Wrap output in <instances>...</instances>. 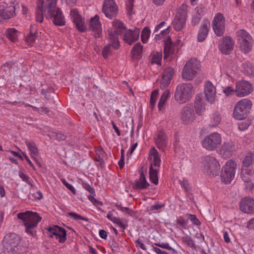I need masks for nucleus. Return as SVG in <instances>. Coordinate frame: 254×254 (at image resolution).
Here are the masks:
<instances>
[{
  "label": "nucleus",
  "instance_id": "nucleus-43",
  "mask_svg": "<svg viewBox=\"0 0 254 254\" xmlns=\"http://www.w3.org/2000/svg\"><path fill=\"white\" fill-rule=\"evenodd\" d=\"M151 154L153 155V163L152 166L159 167L160 166V158L158 155V152L157 150L153 147L151 150Z\"/></svg>",
  "mask_w": 254,
  "mask_h": 254
},
{
  "label": "nucleus",
  "instance_id": "nucleus-42",
  "mask_svg": "<svg viewBox=\"0 0 254 254\" xmlns=\"http://www.w3.org/2000/svg\"><path fill=\"white\" fill-rule=\"evenodd\" d=\"M221 121V115L218 112H215L212 116V120L211 121V124L209 126L212 127L217 126L219 124Z\"/></svg>",
  "mask_w": 254,
  "mask_h": 254
},
{
  "label": "nucleus",
  "instance_id": "nucleus-50",
  "mask_svg": "<svg viewBox=\"0 0 254 254\" xmlns=\"http://www.w3.org/2000/svg\"><path fill=\"white\" fill-rule=\"evenodd\" d=\"M53 91L54 89L52 87H50L47 89H42L41 90V93L45 95V97L47 100H49L51 98V96L49 95V93H53Z\"/></svg>",
  "mask_w": 254,
  "mask_h": 254
},
{
  "label": "nucleus",
  "instance_id": "nucleus-61",
  "mask_svg": "<svg viewBox=\"0 0 254 254\" xmlns=\"http://www.w3.org/2000/svg\"><path fill=\"white\" fill-rule=\"evenodd\" d=\"M88 199L92 202L94 205H101L102 202L99 200H97L94 197L91 195H88Z\"/></svg>",
  "mask_w": 254,
  "mask_h": 254
},
{
  "label": "nucleus",
  "instance_id": "nucleus-35",
  "mask_svg": "<svg viewBox=\"0 0 254 254\" xmlns=\"http://www.w3.org/2000/svg\"><path fill=\"white\" fill-rule=\"evenodd\" d=\"M254 174V170H251L247 168H242L241 170V178L245 183L251 179V175Z\"/></svg>",
  "mask_w": 254,
  "mask_h": 254
},
{
  "label": "nucleus",
  "instance_id": "nucleus-29",
  "mask_svg": "<svg viewBox=\"0 0 254 254\" xmlns=\"http://www.w3.org/2000/svg\"><path fill=\"white\" fill-rule=\"evenodd\" d=\"M150 184L147 182L145 176L142 171L140 174L139 179L136 180L133 185L134 189L143 190L147 188Z\"/></svg>",
  "mask_w": 254,
  "mask_h": 254
},
{
  "label": "nucleus",
  "instance_id": "nucleus-12",
  "mask_svg": "<svg viewBox=\"0 0 254 254\" xmlns=\"http://www.w3.org/2000/svg\"><path fill=\"white\" fill-rule=\"evenodd\" d=\"M47 233L50 238H53L54 236L56 239H59V242L61 243H64L66 240V230L58 225H54L53 227H49L47 229Z\"/></svg>",
  "mask_w": 254,
  "mask_h": 254
},
{
  "label": "nucleus",
  "instance_id": "nucleus-51",
  "mask_svg": "<svg viewBox=\"0 0 254 254\" xmlns=\"http://www.w3.org/2000/svg\"><path fill=\"white\" fill-rule=\"evenodd\" d=\"M187 215L188 216V218L194 225L196 226H200L201 225V222L197 218L195 215L189 214Z\"/></svg>",
  "mask_w": 254,
  "mask_h": 254
},
{
  "label": "nucleus",
  "instance_id": "nucleus-55",
  "mask_svg": "<svg viewBox=\"0 0 254 254\" xmlns=\"http://www.w3.org/2000/svg\"><path fill=\"white\" fill-rule=\"evenodd\" d=\"M179 182L181 186L185 189L186 191H189L190 190L188 181L186 179L183 178V180H179Z\"/></svg>",
  "mask_w": 254,
  "mask_h": 254
},
{
  "label": "nucleus",
  "instance_id": "nucleus-8",
  "mask_svg": "<svg viewBox=\"0 0 254 254\" xmlns=\"http://www.w3.org/2000/svg\"><path fill=\"white\" fill-rule=\"evenodd\" d=\"M236 166L235 162L230 160L222 167L220 176L223 182L229 184L232 181L235 176Z\"/></svg>",
  "mask_w": 254,
  "mask_h": 254
},
{
  "label": "nucleus",
  "instance_id": "nucleus-19",
  "mask_svg": "<svg viewBox=\"0 0 254 254\" xmlns=\"http://www.w3.org/2000/svg\"><path fill=\"white\" fill-rule=\"evenodd\" d=\"M70 15L76 28L81 32L85 31L86 26L77 10L76 9H71L70 10Z\"/></svg>",
  "mask_w": 254,
  "mask_h": 254
},
{
  "label": "nucleus",
  "instance_id": "nucleus-52",
  "mask_svg": "<svg viewBox=\"0 0 254 254\" xmlns=\"http://www.w3.org/2000/svg\"><path fill=\"white\" fill-rule=\"evenodd\" d=\"M68 215L73 217L75 220L80 219L83 221H88V219L87 218L82 216L75 212H69L68 213Z\"/></svg>",
  "mask_w": 254,
  "mask_h": 254
},
{
  "label": "nucleus",
  "instance_id": "nucleus-62",
  "mask_svg": "<svg viewBox=\"0 0 254 254\" xmlns=\"http://www.w3.org/2000/svg\"><path fill=\"white\" fill-rule=\"evenodd\" d=\"M246 189L249 190H251L254 188V184L252 181V179H250L247 182H245Z\"/></svg>",
  "mask_w": 254,
  "mask_h": 254
},
{
  "label": "nucleus",
  "instance_id": "nucleus-22",
  "mask_svg": "<svg viewBox=\"0 0 254 254\" xmlns=\"http://www.w3.org/2000/svg\"><path fill=\"white\" fill-rule=\"evenodd\" d=\"M89 29L94 33L95 38H99L101 36V24L99 21V16L98 15L90 18Z\"/></svg>",
  "mask_w": 254,
  "mask_h": 254
},
{
  "label": "nucleus",
  "instance_id": "nucleus-39",
  "mask_svg": "<svg viewBox=\"0 0 254 254\" xmlns=\"http://www.w3.org/2000/svg\"><path fill=\"white\" fill-rule=\"evenodd\" d=\"M169 95L170 91L168 89L166 90L162 94L158 104V108L160 111L162 110Z\"/></svg>",
  "mask_w": 254,
  "mask_h": 254
},
{
  "label": "nucleus",
  "instance_id": "nucleus-2",
  "mask_svg": "<svg viewBox=\"0 0 254 254\" xmlns=\"http://www.w3.org/2000/svg\"><path fill=\"white\" fill-rule=\"evenodd\" d=\"M57 0H46L45 2V16L47 18H52L54 24L57 26H64L65 24L64 16L61 9L57 6Z\"/></svg>",
  "mask_w": 254,
  "mask_h": 254
},
{
  "label": "nucleus",
  "instance_id": "nucleus-10",
  "mask_svg": "<svg viewBox=\"0 0 254 254\" xmlns=\"http://www.w3.org/2000/svg\"><path fill=\"white\" fill-rule=\"evenodd\" d=\"M202 146L208 150H213L221 143V135L214 132L206 136L202 141Z\"/></svg>",
  "mask_w": 254,
  "mask_h": 254
},
{
  "label": "nucleus",
  "instance_id": "nucleus-58",
  "mask_svg": "<svg viewBox=\"0 0 254 254\" xmlns=\"http://www.w3.org/2000/svg\"><path fill=\"white\" fill-rule=\"evenodd\" d=\"M36 38V32H32V30H31V32L30 34L27 38V41L28 42L33 43L35 42Z\"/></svg>",
  "mask_w": 254,
  "mask_h": 254
},
{
  "label": "nucleus",
  "instance_id": "nucleus-13",
  "mask_svg": "<svg viewBox=\"0 0 254 254\" xmlns=\"http://www.w3.org/2000/svg\"><path fill=\"white\" fill-rule=\"evenodd\" d=\"M181 119L185 124H190L195 119L193 107L191 104L185 106L181 112Z\"/></svg>",
  "mask_w": 254,
  "mask_h": 254
},
{
  "label": "nucleus",
  "instance_id": "nucleus-26",
  "mask_svg": "<svg viewBox=\"0 0 254 254\" xmlns=\"http://www.w3.org/2000/svg\"><path fill=\"white\" fill-rule=\"evenodd\" d=\"M194 108L195 109L196 113L199 116L202 115L205 111V104L203 101L202 94H198L196 96Z\"/></svg>",
  "mask_w": 254,
  "mask_h": 254
},
{
  "label": "nucleus",
  "instance_id": "nucleus-45",
  "mask_svg": "<svg viewBox=\"0 0 254 254\" xmlns=\"http://www.w3.org/2000/svg\"><path fill=\"white\" fill-rule=\"evenodd\" d=\"M182 240L183 242L187 244L188 246L190 247L193 249H196V247L194 244V241L190 237L188 236L183 237Z\"/></svg>",
  "mask_w": 254,
  "mask_h": 254
},
{
  "label": "nucleus",
  "instance_id": "nucleus-6",
  "mask_svg": "<svg viewBox=\"0 0 254 254\" xmlns=\"http://www.w3.org/2000/svg\"><path fill=\"white\" fill-rule=\"evenodd\" d=\"M16 5L14 2L6 3L4 1L0 2V21L7 22L13 17L15 14Z\"/></svg>",
  "mask_w": 254,
  "mask_h": 254
},
{
  "label": "nucleus",
  "instance_id": "nucleus-44",
  "mask_svg": "<svg viewBox=\"0 0 254 254\" xmlns=\"http://www.w3.org/2000/svg\"><path fill=\"white\" fill-rule=\"evenodd\" d=\"M253 157L252 155H247L245 156L244 159L243 161V167L242 168H247L250 169L249 167L253 166Z\"/></svg>",
  "mask_w": 254,
  "mask_h": 254
},
{
  "label": "nucleus",
  "instance_id": "nucleus-23",
  "mask_svg": "<svg viewBox=\"0 0 254 254\" xmlns=\"http://www.w3.org/2000/svg\"><path fill=\"white\" fill-rule=\"evenodd\" d=\"M174 73V69L168 67L166 68L163 72L162 77V80L160 81V88L164 89L167 87L170 83Z\"/></svg>",
  "mask_w": 254,
  "mask_h": 254
},
{
  "label": "nucleus",
  "instance_id": "nucleus-46",
  "mask_svg": "<svg viewBox=\"0 0 254 254\" xmlns=\"http://www.w3.org/2000/svg\"><path fill=\"white\" fill-rule=\"evenodd\" d=\"M212 27L215 33L217 36H221L224 34L225 32V24H219L215 25V26Z\"/></svg>",
  "mask_w": 254,
  "mask_h": 254
},
{
  "label": "nucleus",
  "instance_id": "nucleus-11",
  "mask_svg": "<svg viewBox=\"0 0 254 254\" xmlns=\"http://www.w3.org/2000/svg\"><path fill=\"white\" fill-rule=\"evenodd\" d=\"M204 169L207 174L217 176L219 174L220 165L216 159L211 156H206L203 160Z\"/></svg>",
  "mask_w": 254,
  "mask_h": 254
},
{
  "label": "nucleus",
  "instance_id": "nucleus-31",
  "mask_svg": "<svg viewBox=\"0 0 254 254\" xmlns=\"http://www.w3.org/2000/svg\"><path fill=\"white\" fill-rule=\"evenodd\" d=\"M174 50L173 47L172 46L171 38L170 36H169L164 41V59H167L171 54L174 53Z\"/></svg>",
  "mask_w": 254,
  "mask_h": 254
},
{
  "label": "nucleus",
  "instance_id": "nucleus-40",
  "mask_svg": "<svg viewBox=\"0 0 254 254\" xmlns=\"http://www.w3.org/2000/svg\"><path fill=\"white\" fill-rule=\"evenodd\" d=\"M124 127L126 128L125 130L126 133H128L130 134L131 137H132L133 134V121L132 119H128L126 122L125 126Z\"/></svg>",
  "mask_w": 254,
  "mask_h": 254
},
{
  "label": "nucleus",
  "instance_id": "nucleus-9",
  "mask_svg": "<svg viewBox=\"0 0 254 254\" xmlns=\"http://www.w3.org/2000/svg\"><path fill=\"white\" fill-rule=\"evenodd\" d=\"M198 66L195 59H190L187 62L183 67L182 75V78L187 81L191 80L196 74V69Z\"/></svg>",
  "mask_w": 254,
  "mask_h": 254
},
{
  "label": "nucleus",
  "instance_id": "nucleus-24",
  "mask_svg": "<svg viewBox=\"0 0 254 254\" xmlns=\"http://www.w3.org/2000/svg\"><path fill=\"white\" fill-rule=\"evenodd\" d=\"M155 138L157 147L164 151L168 144V138L164 132L163 130H159Z\"/></svg>",
  "mask_w": 254,
  "mask_h": 254
},
{
  "label": "nucleus",
  "instance_id": "nucleus-47",
  "mask_svg": "<svg viewBox=\"0 0 254 254\" xmlns=\"http://www.w3.org/2000/svg\"><path fill=\"white\" fill-rule=\"evenodd\" d=\"M150 33V30L148 27H145L142 32L141 35V41L143 43H146L149 37Z\"/></svg>",
  "mask_w": 254,
  "mask_h": 254
},
{
  "label": "nucleus",
  "instance_id": "nucleus-20",
  "mask_svg": "<svg viewBox=\"0 0 254 254\" xmlns=\"http://www.w3.org/2000/svg\"><path fill=\"white\" fill-rule=\"evenodd\" d=\"M204 93L206 100L210 104L213 103L216 98V89L212 83L207 81L204 86Z\"/></svg>",
  "mask_w": 254,
  "mask_h": 254
},
{
  "label": "nucleus",
  "instance_id": "nucleus-59",
  "mask_svg": "<svg viewBox=\"0 0 254 254\" xmlns=\"http://www.w3.org/2000/svg\"><path fill=\"white\" fill-rule=\"evenodd\" d=\"M83 187L86 190L88 191L90 193H91L93 195L95 194V192L94 189L91 186H90L88 184L84 183L83 184Z\"/></svg>",
  "mask_w": 254,
  "mask_h": 254
},
{
  "label": "nucleus",
  "instance_id": "nucleus-33",
  "mask_svg": "<svg viewBox=\"0 0 254 254\" xmlns=\"http://www.w3.org/2000/svg\"><path fill=\"white\" fill-rule=\"evenodd\" d=\"M113 26L115 28V30L112 29L113 31H117L118 32V37L119 35H121L123 33V31L126 30V27L124 23L118 20H114L112 22ZM108 30H112V29H109Z\"/></svg>",
  "mask_w": 254,
  "mask_h": 254
},
{
  "label": "nucleus",
  "instance_id": "nucleus-28",
  "mask_svg": "<svg viewBox=\"0 0 254 254\" xmlns=\"http://www.w3.org/2000/svg\"><path fill=\"white\" fill-rule=\"evenodd\" d=\"M235 147L232 142H224L220 150V153L224 157H228L232 155L235 151Z\"/></svg>",
  "mask_w": 254,
  "mask_h": 254
},
{
  "label": "nucleus",
  "instance_id": "nucleus-18",
  "mask_svg": "<svg viewBox=\"0 0 254 254\" xmlns=\"http://www.w3.org/2000/svg\"><path fill=\"white\" fill-rule=\"evenodd\" d=\"M240 209L246 213H254V199L249 197L242 198L240 202Z\"/></svg>",
  "mask_w": 254,
  "mask_h": 254
},
{
  "label": "nucleus",
  "instance_id": "nucleus-4",
  "mask_svg": "<svg viewBox=\"0 0 254 254\" xmlns=\"http://www.w3.org/2000/svg\"><path fill=\"white\" fill-rule=\"evenodd\" d=\"M252 106V102L247 99H244L239 101L234 109V117L240 120L246 119L251 109Z\"/></svg>",
  "mask_w": 254,
  "mask_h": 254
},
{
  "label": "nucleus",
  "instance_id": "nucleus-16",
  "mask_svg": "<svg viewBox=\"0 0 254 254\" xmlns=\"http://www.w3.org/2000/svg\"><path fill=\"white\" fill-rule=\"evenodd\" d=\"M4 248L11 254H14L16 248V234L14 233L6 234L2 241Z\"/></svg>",
  "mask_w": 254,
  "mask_h": 254
},
{
  "label": "nucleus",
  "instance_id": "nucleus-49",
  "mask_svg": "<svg viewBox=\"0 0 254 254\" xmlns=\"http://www.w3.org/2000/svg\"><path fill=\"white\" fill-rule=\"evenodd\" d=\"M161 59H162V54L160 53H156L152 56V64H156L159 65L161 64Z\"/></svg>",
  "mask_w": 254,
  "mask_h": 254
},
{
  "label": "nucleus",
  "instance_id": "nucleus-30",
  "mask_svg": "<svg viewBox=\"0 0 254 254\" xmlns=\"http://www.w3.org/2000/svg\"><path fill=\"white\" fill-rule=\"evenodd\" d=\"M44 3V0H38L36 18V20L40 23H42L43 21V15L44 13H47L46 12H45Z\"/></svg>",
  "mask_w": 254,
  "mask_h": 254
},
{
  "label": "nucleus",
  "instance_id": "nucleus-41",
  "mask_svg": "<svg viewBox=\"0 0 254 254\" xmlns=\"http://www.w3.org/2000/svg\"><path fill=\"white\" fill-rule=\"evenodd\" d=\"M6 37L12 42L16 41V29L14 28H8L5 33Z\"/></svg>",
  "mask_w": 254,
  "mask_h": 254
},
{
  "label": "nucleus",
  "instance_id": "nucleus-34",
  "mask_svg": "<svg viewBox=\"0 0 254 254\" xmlns=\"http://www.w3.org/2000/svg\"><path fill=\"white\" fill-rule=\"evenodd\" d=\"M143 49V46L140 43H137L133 47L131 53L133 58L139 59L141 57V54Z\"/></svg>",
  "mask_w": 254,
  "mask_h": 254
},
{
  "label": "nucleus",
  "instance_id": "nucleus-5",
  "mask_svg": "<svg viewBox=\"0 0 254 254\" xmlns=\"http://www.w3.org/2000/svg\"><path fill=\"white\" fill-rule=\"evenodd\" d=\"M237 33L241 50L245 54L249 53L253 46V40L252 36L244 29L239 30Z\"/></svg>",
  "mask_w": 254,
  "mask_h": 254
},
{
  "label": "nucleus",
  "instance_id": "nucleus-53",
  "mask_svg": "<svg viewBox=\"0 0 254 254\" xmlns=\"http://www.w3.org/2000/svg\"><path fill=\"white\" fill-rule=\"evenodd\" d=\"M109 245L111 247L112 251L118 252L120 248L118 244L115 241L114 239H112L109 242Z\"/></svg>",
  "mask_w": 254,
  "mask_h": 254
},
{
  "label": "nucleus",
  "instance_id": "nucleus-36",
  "mask_svg": "<svg viewBox=\"0 0 254 254\" xmlns=\"http://www.w3.org/2000/svg\"><path fill=\"white\" fill-rule=\"evenodd\" d=\"M149 178L150 181L155 185L158 183V172L157 170L154 169L152 165L149 167Z\"/></svg>",
  "mask_w": 254,
  "mask_h": 254
},
{
  "label": "nucleus",
  "instance_id": "nucleus-54",
  "mask_svg": "<svg viewBox=\"0 0 254 254\" xmlns=\"http://www.w3.org/2000/svg\"><path fill=\"white\" fill-rule=\"evenodd\" d=\"M205 6L203 4H200L195 8L196 14L198 16H202L205 12Z\"/></svg>",
  "mask_w": 254,
  "mask_h": 254
},
{
  "label": "nucleus",
  "instance_id": "nucleus-15",
  "mask_svg": "<svg viewBox=\"0 0 254 254\" xmlns=\"http://www.w3.org/2000/svg\"><path fill=\"white\" fill-rule=\"evenodd\" d=\"M252 84L248 81H239L236 86L235 92L238 96H245L249 95L253 91Z\"/></svg>",
  "mask_w": 254,
  "mask_h": 254
},
{
  "label": "nucleus",
  "instance_id": "nucleus-32",
  "mask_svg": "<svg viewBox=\"0 0 254 254\" xmlns=\"http://www.w3.org/2000/svg\"><path fill=\"white\" fill-rule=\"evenodd\" d=\"M26 143L27 147L30 150L31 154L32 157L34 158V159L36 161L39 167H41L42 166L41 164L36 159V157H37L39 155V152L38 149L36 146L35 143L33 142L29 141H26Z\"/></svg>",
  "mask_w": 254,
  "mask_h": 254
},
{
  "label": "nucleus",
  "instance_id": "nucleus-48",
  "mask_svg": "<svg viewBox=\"0 0 254 254\" xmlns=\"http://www.w3.org/2000/svg\"><path fill=\"white\" fill-rule=\"evenodd\" d=\"M18 175L23 181L30 185L31 187H34V185L32 183V180L28 175L21 171L19 172Z\"/></svg>",
  "mask_w": 254,
  "mask_h": 254
},
{
  "label": "nucleus",
  "instance_id": "nucleus-37",
  "mask_svg": "<svg viewBox=\"0 0 254 254\" xmlns=\"http://www.w3.org/2000/svg\"><path fill=\"white\" fill-rule=\"evenodd\" d=\"M47 135L51 139L57 140L58 141L64 140L66 139V136L62 133H57L53 131H49Z\"/></svg>",
  "mask_w": 254,
  "mask_h": 254
},
{
  "label": "nucleus",
  "instance_id": "nucleus-60",
  "mask_svg": "<svg viewBox=\"0 0 254 254\" xmlns=\"http://www.w3.org/2000/svg\"><path fill=\"white\" fill-rule=\"evenodd\" d=\"M164 204H159L158 203V202H156L155 204L151 205L150 207V208L149 210L150 211H153L154 210H158L161 209L162 207H163L164 206Z\"/></svg>",
  "mask_w": 254,
  "mask_h": 254
},
{
  "label": "nucleus",
  "instance_id": "nucleus-21",
  "mask_svg": "<svg viewBox=\"0 0 254 254\" xmlns=\"http://www.w3.org/2000/svg\"><path fill=\"white\" fill-rule=\"evenodd\" d=\"M139 33V29L136 28L134 30L126 29L123 36L124 40L128 45H131L138 39Z\"/></svg>",
  "mask_w": 254,
  "mask_h": 254
},
{
  "label": "nucleus",
  "instance_id": "nucleus-14",
  "mask_svg": "<svg viewBox=\"0 0 254 254\" xmlns=\"http://www.w3.org/2000/svg\"><path fill=\"white\" fill-rule=\"evenodd\" d=\"M118 7L114 0H105L102 11L107 17L112 18L117 14Z\"/></svg>",
  "mask_w": 254,
  "mask_h": 254
},
{
  "label": "nucleus",
  "instance_id": "nucleus-3",
  "mask_svg": "<svg viewBox=\"0 0 254 254\" xmlns=\"http://www.w3.org/2000/svg\"><path fill=\"white\" fill-rule=\"evenodd\" d=\"M192 94V84L190 83H182L177 86L174 97L178 102L183 104L189 101Z\"/></svg>",
  "mask_w": 254,
  "mask_h": 254
},
{
  "label": "nucleus",
  "instance_id": "nucleus-57",
  "mask_svg": "<svg viewBox=\"0 0 254 254\" xmlns=\"http://www.w3.org/2000/svg\"><path fill=\"white\" fill-rule=\"evenodd\" d=\"M223 92L227 96L233 95L236 93L235 90H234L231 86H228L225 88L224 89H223Z\"/></svg>",
  "mask_w": 254,
  "mask_h": 254
},
{
  "label": "nucleus",
  "instance_id": "nucleus-7",
  "mask_svg": "<svg viewBox=\"0 0 254 254\" xmlns=\"http://www.w3.org/2000/svg\"><path fill=\"white\" fill-rule=\"evenodd\" d=\"M107 36L110 41V43L104 47L102 51V55L105 59L107 58L108 56L111 54V47L115 49H118L120 47V41L118 39V32L117 31H113L112 30H108L107 31Z\"/></svg>",
  "mask_w": 254,
  "mask_h": 254
},
{
  "label": "nucleus",
  "instance_id": "nucleus-56",
  "mask_svg": "<svg viewBox=\"0 0 254 254\" xmlns=\"http://www.w3.org/2000/svg\"><path fill=\"white\" fill-rule=\"evenodd\" d=\"M61 181L66 186V187L69 190H70L73 194H76V190L71 185L68 183L64 179H61Z\"/></svg>",
  "mask_w": 254,
  "mask_h": 254
},
{
  "label": "nucleus",
  "instance_id": "nucleus-63",
  "mask_svg": "<svg viewBox=\"0 0 254 254\" xmlns=\"http://www.w3.org/2000/svg\"><path fill=\"white\" fill-rule=\"evenodd\" d=\"M201 18V16H198L197 15H195V16H193L192 20H191L192 25L193 26L196 25L197 24H198Z\"/></svg>",
  "mask_w": 254,
  "mask_h": 254
},
{
  "label": "nucleus",
  "instance_id": "nucleus-25",
  "mask_svg": "<svg viewBox=\"0 0 254 254\" xmlns=\"http://www.w3.org/2000/svg\"><path fill=\"white\" fill-rule=\"evenodd\" d=\"M210 25V22L207 19L203 20L197 35V40L198 42H203L205 40L208 35Z\"/></svg>",
  "mask_w": 254,
  "mask_h": 254
},
{
  "label": "nucleus",
  "instance_id": "nucleus-64",
  "mask_svg": "<svg viewBox=\"0 0 254 254\" xmlns=\"http://www.w3.org/2000/svg\"><path fill=\"white\" fill-rule=\"evenodd\" d=\"M22 193H19V197L23 200H26L28 193V190L27 188H24V190H22Z\"/></svg>",
  "mask_w": 254,
  "mask_h": 254
},
{
  "label": "nucleus",
  "instance_id": "nucleus-1",
  "mask_svg": "<svg viewBox=\"0 0 254 254\" xmlns=\"http://www.w3.org/2000/svg\"><path fill=\"white\" fill-rule=\"evenodd\" d=\"M18 219L21 220L25 227V232L32 237L36 236V228L42 218L37 212L26 211L17 214Z\"/></svg>",
  "mask_w": 254,
  "mask_h": 254
},
{
  "label": "nucleus",
  "instance_id": "nucleus-27",
  "mask_svg": "<svg viewBox=\"0 0 254 254\" xmlns=\"http://www.w3.org/2000/svg\"><path fill=\"white\" fill-rule=\"evenodd\" d=\"M186 20V17H185L184 12L183 13H176L173 24L174 29L177 31H180L184 27Z\"/></svg>",
  "mask_w": 254,
  "mask_h": 254
},
{
  "label": "nucleus",
  "instance_id": "nucleus-38",
  "mask_svg": "<svg viewBox=\"0 0 254 254\" xmlns=\"http://www.w3.org/2000/svg\"><path fill=\"white\" fill-rule=\"evenodd\" d=\"M225 17L223 14L221 13H218L216 14L212 21V27L215 26L217 25H224L225 24Z\"/></svg>",
  "mask_w": 254,
  "mask_h": 254
},
{
  "label": "nucleus",
  "instance_id": "nucleus-17",
  "mask_svg": "<svg viewBox=\"0 0 254 254\" xmlns=\"http://www.w3.org/2000/svg\"><path fill=\"white\" fill-rule=\"evenodd\" d=\"M234 45V41L231 37L225 36L219 46V49L221 53L225 55H229L233 51Z\"/></svg>",
  "mask_w": 254,
  "mask_h": 254
}]
</instances>
